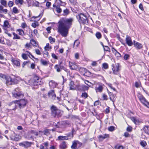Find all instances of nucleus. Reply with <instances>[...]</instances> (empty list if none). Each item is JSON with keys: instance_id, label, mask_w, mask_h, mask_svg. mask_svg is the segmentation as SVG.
I'll list each match as a JSON object with an SVG mask.
<instances>
[{"instance_id": "obj_4", "label": "nucleus", "mask_w": 149, "mask_h": 149, "mask_svg": "<svg viewBox=\"0 0 149 149\" xmlns=\"http://www.w3.org/2000/svg\"><path fill=\"white\" fill-rule=\"evenodd\" d=\"M76 17L80 24H87L88 23L87 18L83 14L80 13L78 14L76 16Z\"/></svg>"}, {"instance_id": "obj_5", "label": "nucleus", "mask_w": 149, "mask_h": 149, "mask_svg": "<svg viewBox=\"0 0 149 149\" xmlns=\"http://www.w3.org/2000/svg\"><path fill=\"white\" fill-rule=\"evenodd\" d=\"M17 102V104L18 105L20 109H22L24 107L27 103V101L25 99L20 100L19 101H15Z\"/></svg>"}, {"instance_id": "obj_41", "label": "nucleus", "mask_w": 149, "mask_h": 149, "mask_svg": "<svg viewBox=\"0 0 149 149\" xmlns=\"http://www.w3.org/2000/svg\"><path fill=\"white\" fill-rule=\"evenodd\" d=\"M1 3L3 6H6L7 5V2L5 0H1Z\"/></svg>"}, {"instance_id": "obj_54", "label": "nucleus", "mask_w": 149, "mask_h": 149, "mask_svg": "<svg viewBox=\"0 0 149 149\" xmlns=\"http://www.w3.org/2000/svg\"><path fill=\"white\" fill-rule=\"evenodd\" d=\"M13 4H14L13 2V1H9L8 2V5L10 7H12L13 6Z\"/></svg>"}, {"instance_id": "obj_32", "label": "nucleus", "mask_w": 149, "mask_h": 149, "mask_svg": "<svg viewBox=\"0 0 149 149\" xmlns=\"http://www.w3.org/2000/svg\"><path fill=\"white\" fill-rule=\"evenodd\" d=\"M40 63L41 64L44 66H47L48 64L47 61L43 59L40 60Z\"/></svg>"}, {"instance_id": "obj_60", "label": "nucleus", "mask_w": 149, "mask_h": 149, "mask_svg": "<svg viewBox=\"0 0 149 149\" xmlns=\"http://www.w3.org/2000/svg\"><path fill=\"white\" fill-rule=\"evenodd\" d=\"M62 1L61 0H56L55 1V3L58 5H61Z\"/></svg>"}, {"instance_id": "obj_64", "label": "nucleus", "mask_w": 149, "mask_h": 149, "mask_svg": "<svg viewBox=\"0 0 149 149\" xmlns=\"http://www.w3.org/2000/svg\"><path fill=\"white\" fill-rule=\"evenodd\" d=\"M132 130V128L130 127H128L127 128V130L129 132H131Z\"/></svg>"}, {"instance_id": "obj_6", "label": "nucleus", "mask_w": 149, "mask_h": 149, "mask_svg": "<svg viewBox=\"0 0 149 149\" xmlns=\"http://www.w3.org/2000/svg\"><path fill=\"white\" fill-rule=\"evenodd\" d=\"M2 77H4V78L6 80V83L7 85H12L14 84L15 79H12L10 77L3 75Z\"/></svg>"}, {"instance_id": "obj_11", "label": "nucleus", "mask_w": 149, "mask_h": 149, "mask_svg": "<svg viewBox=\"0 0 149 149\" xmlns=\"http://www.w3.org/2000/svg\"><path fill=\"white\" fill-rule=\"evenodd\" d=\"M49 97L52 100H54L56 97L54 90H51L48 93Z\"/></svg>"}, {"instance_id": "obj_3", "label": "nucleus", "mask_w": 149, "mask_h": 149, "mask_svg": "<svg viewBox=\"0 0 149 149\" xmlns=\"http://www.w3.org/2000/svg\"><path fill=\"white\" fill-rule=\"evenodd\" d=\"M51 115L54 118L59 117L62 115V111L58 109L56 106L52 105L51 108Z\"/></svg>"}, {"instance_id": "obj_8", "label": "nucleus", "mask_w": 149, "mask_h": 149, "mask_svg": "<svg viewBox=\"0 0 149 149\" xmlns=\"http://www.w3.org/2000/svg\"><path fill=\"white\" fill-rule=\"evenodd\" d=\"M112 69L113 71V74H118V72L119 70V64L117 63L116 64L115 66L114 65H112Z\"/></svg>"}, {"instance_id": "obj_18", "label": "nucleus", "mask_w": 149, "mask_h": 149, "mask_svg": "<svg viewBox=\"0 0 149 149\" xmlns=\"http://www.w3.org/2000/svg\"><path fill=\"white\" fill-rule=\"evenodd\" d=\"M140 101L144 105L149 108V103L147 101L145 98L140 100Z\"/></svg>"}, {"instance_id": "obj_59", "label": "nucleus", "mask_w": 149, "mask_h": 149, "mask_svg": "<svg viewBox=\"0 0 149 149\" xmlns=\"http://www.w3.org/2000/svg\"><path fill=\"white\" fill-rule=\"evenodd\" d=\"M20 139V138H19V136L16 135L15 137L14 140L16 141H18Z\"/></svg>"}, {"instance_id": "obj_43", "label": "nucleus", "mask_w": 149, "mask_h": 149, "mask_svg": "<svg viewBox=\"0 0 149 149\" xmlns=\"http://www.w3.org/2000/svg\"><path fill=\"white\" fill-rule=\"evenodd\" d=\"M64 15H66L69 13V10L68 9H66L63 10Z\"/></svg>"}, {"instance_id": "obj_40", "label": "nucleus", "mask_w": 149, "mask_h": 149, "mask_svg": "<svg viewBox=\"0 0 149 149\" xmlns=\"http://www.w3.org/2000/svg\"><path fill=\"white\" fill-rule=\"evenodd\" d=\"M82 70L84 72H85V74H84V75H85V74H91V72H90L88 70L85 68H82Z\"/></svg>"}, {"instance_id": "obj_57", "label": "nucleus", "mask_w": 149, "mask_h": 149, "mask_svg": "<svg viewBox=\"0 0 149 149\" xmlns=\"http://www.w3.org/2000/svg\"><path fill=\"white\" fill-rule=\"evenodd\" d=\"M66 136L68 137V139L69 137L72 138L73 137V134L72 133H69L67 134V136Z\"/></svg>"}, {"instance_id": "obj_27", "label": "nucleus", "mask_w": 149, "mask_h": 149, "mask_svg": "<svg viewBox=\"0 0 149 149\" xmlns=\"http://www.w3.org/2000/svg\"><path fill=\"white\" fill-rule=\"evenodd\" d=\"M74 83L73 81H71L70 82L69 84L70 86V89L71 90H74L75 87L74 86Z\"/></svg>"}, {"instance_id": "obj_58", "label": "nucleus", "mask_w": 149, "mask_h": 149, "mask_svg": "<svg viewBox=\"0 0 149 149\" xmlns=\"http://www.w3.org/2000/svg\"><path fill=\"white\" fill-rule=\"evenodd\" d=\"M62 62H60L59 63V65L60 66V68H61V69H63L65 68V67L62 65Z\"/></svg>"}, {"instance_id": "obj_14", "label": "nucleus", "mask_w": 149, "mask_h": 149, "mask_svg": "<svg viewBox=\"0 0 149 149\" xmlns=\"http://www.w3.org/2000/svg\"><path fill=\"white\" fill-rule=\"evenodd\" d=\"M13 96L15 97L18 98L19 97H23L24 95L21 92L18 93H13Z\"/></svg>"}, {"instance_id": "obj_21", "label": "nucleus", "mask_w": 149, "mask_h": 149, "mask_svg": "<svg viewBox=\"0 0 149 149\" xmlns=\"http://www.w3.org/2000/svg\"><path fill=\"white\" fill-rule=\"evenodd\" d=\"M10 27L9 23L7 20L4 21L3 25V29H5V28H9Z\"/></svg>"}, {"instance_id": "obj_22", "label": "nucleus", "mask_w": 149, "mask_h": 149, "mask_svg": "<svg viewBox=\"0 0 149 149\" xmlns=\"http://www.w3.org/2000/svg\"><path fill=\"white\" fill-rule=\"evenodd\" d=\"M109 137V135L107 134H105L102 135H100L99 136V139L100 140H102L106 138Z\"/></svg>"}, {"instance_id": "obj_28", "label": "nucleus", "mask_w": 149, "mask_h": 149, "mask_svg": "<svg viewBox=\"0 0 149 149\" xmlns=\"http://www.w3.org/2000/svg\"><path fill=\"white\" fill-rule=\"evenodd\" d=\"M58 138L59 140H68V137L61 136H58Z\"/></svg>"}, {"instance_id": "obj_31", "label": "nucleus", "mask_w": 149, "mask_h": 149, "mask_svg": "<svg viewBox=\"0 0 149 149\" xmlns=\"http://www.w3.org/2000/svg\"><path fill=\"white\" fill-rule=\"evenodd\" d=\"M13 34L14 36L13 38V39H20V37L15 33L13 32Z\"/></svg>"}, {"instance_id": "obj_52", "label": "nucleus", "mask_w": 149, "mask_h": 149, "mask_svg": "<svg viewBox=\"0 0 149 149\" xmlns=\"http://www.w3.org/2000/svg\"><path fill=\"white\" fill-rule=\"evenodd\" d=\"M22 57L25 60H26L28 58L27 55L25 54H22Z\"/></svg>"}, {"instance_id": "obj_46", "label": "nucleus", "mask_w": 149, "mask_h": 149, "mask_svg": "<svg viewBox=\"0 0 149 149\" xmlns=\"http://www.w3.org/2000/svg\"><path fill=\"white\" fill-rule=\"evenodd\" d=\"M81 96L84 98H86L88 97V95L86 93H82Z\"/></svg>"}, {"instance_id": "obj_45", "label": "nucleus", "mask_w": 149, "mask_h": 149, "mask_svg": "<svg viewBox=\"0 0 149 149\" xmlns=\"http://www.w3.org/2000/svg\"><path fill=\"white\" fill-rule=\"evenodd\" d=\"M56 10L57 12L59 13H60L62 11V9L59 7H56Z\"/></svg>"}, {"instance_id": "obj_1", "label": "nucleus", "mask_w": 149, "mask_h": 149, "mask_svg": "<svg viewBox=\"0 0 149 149\" xmlns=\"http://www.w3.org/2000/svg\"><path fill=\"white\" fill-rule=\"evenodd\" d=\"M72 19L70 18L63 19L59 22L58 32L63 37L67 36L68 29L72 25Z\"/></svg>"}, {"instance_id": "obj_30", "label": "nucleus", "mask_w": 149, "mask_h": 149, "mask_svg": "<svg viewBox=\"0 0 149 149\" xmlns=\"http://www.w3.org/2000/svg\"><path fill=\"white\" fill-rule=\"evenodd\" d=\"M17 31L19 32V34L20 35L24 36V31L21 29H18Z\"/></svg>"}, {"instance_id": "obj_15", "label": "nucleus", "mask_w": 149, "mask_h": 149, "mask_svg": "<svg viewBox=\"0 0 149 149\" xmlns=\"http://www.w3.org/2000/svg\"><path fill=\"white\" fill-rule=\"evenodd\" d=\"M67 147V144L65 141H63L60 143L59 148L61 149H65Z\"/></svg>"}, {"instance_id": "obj_53", "label": "nucleus", "mask_w": 149, "mask_h": 149, "mask_svg": "<svg viewBox=\"0 0 149 149\" xmlns=\"http://www.w3.org/2000/svg\"><path fill=\"white\" fill-rule=\"evenodd\" d=\"M103 67L105 69H107L108 68V65L107 63H104L103 64Z\"/></svg>"}, {"instance_id": "obj_25", "label": "nucleus", "mask_w": 149, "mask_h": 149, "mask_svg": "<svg viewBox=\"0 0 149 149\" xmlns=\"http://www.w3.org/2000/svg\"><path fill=\"white\" fill-rule=\"evenodd\" d=\"M79 44L80 42L79 41L78 39L76 40L74 43L73 47L74 48L75 47V48H77L79 46Z\"/></svg>"}, {"instance_id": "obj_51", "label": "nucleus", "mask_w": 149, "mask_h": 149, "mask_svg": "<svg viewBox=\"0 0 149 149\" xmlns=\"http://www.w3.org/2000/svg\"><path fill=\"white\" fill-rule=\"evenodd\" d=\"M116 149H123V147L122 146L117 145L115 146Z\"/></svg>"}, {"instance_id": "obj_34", "label": "nucleus", "mask_w": 149, "mask_h": 149, "mask_svg": "<svg viewBox=\"0 0 149 149\" xmlns=\"http://www.w3.org/2000/svg\"><path fill=\"white\" fill-rule=\"evenodd\" d=\"M30 42L31 43L33 46L37 47L38 45L36 43V41L34 40H31Z\"/></svg>"}, {"instance_id": "obj_33", "label": "nucleus", "mask_w": 149, "mask_h": 149, "mask_svg": "<svg viewBox=\"0 0 149 149\" xmlns=\"http://www.w3.org/2000/svg\"><path fill=\"white\" fill-rule=\"evenodd\" d=\"M54 68L56 70V71L58 72H60L61 71V68L59 65H55L54 66Z\"/></svg>"}, {"instance_id": "obj_37", "label": "nucleus", "mask_w": 149, "mask_h": 149, "mask_svg": "<svg viewBox=\"0 0 149 149\" xmlns=\"http://www.w3.org/2000/svg\"><path fill=\"white\" fill-rule=\"evenodd\" d=\"M82 91L88 90L89 89V87L85 85H82Z\"/></svg>"}, {"instance_id": "obj_9", "label": "nucleus", "mask_w": 149, "mask_h": 149, "mask_svg": "<svg viewBox=\"0 0 149 149\" xmlns=\"http://www.w3.org/2000/svg\"><path fill=\"white\" fill-rule=\"evenodd\" d=\"M69 124V122L67 121H64L61 122H58L56 126L57 128H60L62 127L63 126H65L66 124Z\"/></svg>"}, {"instance_id": "obj_50", "label": "nucleus", "mask_w": 149, "mask_h": 149, "mask_svg": "<svg viewBox=\"0 0 149 149\" xmlns=\"http://www.w3.org/2000/svg\"><path fill=\"white\" fill-rule=\"evenodd\" d=\"M70 2L74 5H76L77 3L76 0H69Z\"/></svg>"}, {"instance_id": "obj_44", "label": "nucleus", "mask_w": 149, "mask_h": 149, "mask_svg": "<svg viewBox=\"0 0 149 149\" xmlns=\"http://www.w3.org/2000/svg\"><path fill=\"white\" fill-rule=\"evenodd\" d=\"M140 144L143 147H145L147 143L145 141H143L140 142Z\"/></svg>"}, {"instance_id": "obj_38", "label": "nucleus", "mask_w": 149, "mask_h": 149, "mask_svg": "<svg viewBox=\"0 0 149 149\" xmlns=\"http://www.w3.org/2000/svg\"><path fill=\"white\" fill-rule=\"evenodd\" d=\"M95 36L98 39L101 38L102 36L101 33L99 32H97L95 34Z\"/></svg>"}, {"instance_id": "obj_23", "label": "nucleus", "mask_w": 149, "mask_h": 149, "mask_svg": "<svg viewBox=\"0 0 149 149\" xmlns=\"http://www.w3.org/2000/svg\"><path fill=\"white\" fill-rule=\"evenodd\" d=\"M71 148L72 149H78V146H77V145L75 141H74L73 142L72 145L71 146Z\"/></svg>"}, {"instance_id": "obj_7", "label": "nucleus", "mask_w": 149, "mask_h": 149, "mask_svg": "<svg viewBox=\"0 0 149 149\" xmlns=\"http://www.w3.org/2000/svg\"><path fill=\"white\" fill-rule=\"evenodd\" d=\"M32 144H33V143L32 142L26 141L19 143V145L21 146L24 147L26 148H28L30 147Z\"/></svg>"}, {"instance_id": "obj_62", "label": "nucleus", "mask_w": 149, "mask_h": 149, "mask_svg": "<svg viewBox=\"0 0 149 149\" xmlns=\"http://www.w3.org/2000/svg\"><path fill=\"white\" fill-rule=\"evenodd\" d=\"M49 130L46 129L44 131V133L45 135H47L49 134Z\"/></svg>"}, {"instance_id": "obj_20", "label": "nucleus", "mask_w": 149, "mask_h": 149, "mask_svg": "<svg viewBox=\"0 0 149 149\" xmlns=\"http://www.w3.org/2000/svg\"><path fill=\"white\" fill-rule=\"evenodd\" d=\"M49 85L51 88H54L56 87V84L54 81H51L49 83Z\"/></svg>"}, {"instance_id": "obj_26", "label": "nucleus", "mask_w": 149, "mask_h": 149, "mask_svg": "<svg viewBox=\"0 0 149 149\" xmlns=\"http://www.w3.org/2000/svg\"><path fill=\"white\" fill-rule=\"evenodd\" d=\"M82 85H78L76 86L74 88V90L79 91H82Z\"/></svg>"}, {"instance_id": "obj_36", "label": "nucleus", "mask_w": 149, "mask_h": 149, "mask_svg": "<svg viewBox=\"0 0 149 149\" xmlns=\"http://www.w3.org/2000/svg\"><path fill=\"white\" fill-rule=\"evenodd\" d=\"M15 3L16 5H18V4H20L21 5H22L23 3V0H15Z\"/></svg>"}, {"instance_id": "obj_42", "label": "nucleus", "mask_w": 149, "mask_h": 149, "mask_svg": "<svg viewBox=\"0 0 149 149\" xmlns=\"http://www.w3.org/2000/svg\"><path fill=\"white\" fill-rule=\"evenodd\" d=\"M13 11L14 13H19V11L16 7H14L13 9Z\"/></svg>"}, {"instance_id": "obj_17", "label": "nucleus", "mask_w": 149, "mask_h": 149, "mask_svg": "<svg viewBox=\"0 0 149 149\" xmlns=\"http://www.w3.org/2000/svg\"><path fill=\"white\" fill-rule=\"evenodd\" d=\"M16 104H17V102L15 101L9 104V106H11V108L13 110H14L16 108L17 106Z\"/></svg>"}, {"instance_id": "obj_56", "label": "nucleus", "mask_w": 149, "mask_h": 149, "mask_svg": "<svg viewBox=\"0 0 149 149\" xmlns=\"http://www.w3.org/2000/svg\"><path fill=\"white\" fill-rule=\"evenodd\" d=\"M102 97L104 100H108V98L107 96L105 94H103L102 96Z\"/></svg>"}, {"instance_id": "obj_2", "label": "nucleus", "mask_w": 149, "mask_h": 149, "mask_svg": "<svg viewBox=\"0 0 149 149\" xmlns=\"http://www.w3.org/2000/svg\"><path fill=\"white\" fill-rule=\"evenodd\" d=\"M42 79L37 76H35L33 79H31L29 81L28 84L31 86H36L42 84Z\"/></svg>"}, {"instance_id": "obj_29", "label": "nucleus", "mask_w": 149, "mask_h": 149, "mask_svg": "<svg viewBox=\"0 0 149 149\" xmlns=\"http://www.w3.org/2000/svg\"><path fill=\"white\" fill-rule=\"evenodd\" d=\"M143 130L146 133L149 134V126H145L144 127Z\"/></svg>"}, {"instance_id": "obj_35", "label": "nucleus", "mask_w": 149, "mask_h": 149, "mask_svg": "<svg viewBox=\"0 0 149 149\" xmlns=\"http://www.w3.org/2000/svg\"><path fill=\"white\" fill-rule=\"evenodd\" d=\"M131 120L136 124L138 123L139 122L138 120L136 119L135 117H131Z\"/></svg>"}, {"instance_id": "obj_55", "label": "nucleus", "mask_w": 149, "mask_h": 149, "mask_svg": "<svg viewBox=\"0 0 149 149\" xmlns=\"http://www.w3.org/2000/svg\"><path fill=\"white\" fill-rule=\"evenodd\" d=\"M138 97L140 101L144 98L142 95L140 94H139Z\"/></svg>"}, {"instance_id": "obj_16", "label": "nucleus", "mask_w": 149, "mask_h": 149, "mask_svg": "<svg viewBox=\"0 0 149 149\" xmlns=\"http://www.w3.org/2000/svg\"><path fill=\"white\" fill-rule=\"evenodd\" d=\"M109 95L110 100L113 102L116 100L115 95L111 92H109Z\"/></svg>"}, {"instance_id": "obj_48", "label": "nucleus", "mask_w": 149, "mask_h": 149, "mask_svg": "<svg viewBox=\"0 0 149 149\" xmlns=\"http://www.w3.org/2000/svg\"><path fill=\"white\" fill-rule=\"evenodd\" d=\"M103 49L105 51L110 52V48L107 46H105V47L103 48Z\"/></svg>"}, {"instance_id": "obj_13", "label": "nucleus", "mask_w": 149, "mask_h": 149, "mask_svg": "<svg viewBox=\"0 0 149 149\" xmlns=\"http://www.w3.org/2000/svg\"><path fill=\"white\" fill-rule=\"evenodd\" d=\"M69 67L72 70H76L77 68V65L75 63L69 62Z\"/></svg>"}, {"instance_id": "obj_39", "label": "nucleus", "mask_w": 149, "mask_h": 149, "mask_svg": "<svg viewBox=\"0 0 149 149\" xmlns=\"http://www.w3.org/2000/svg\"><path fill=\"white\" fill-rule=\"evenodd\" d=\"M49 40L50 41V43L52 44L55 41V39L54 38H53L51 36H50L49 37Z\"/></svg>"}, {"instance_id": "obj_24", "label": "nucleus", "mask_w": 149, "mask_h": 149, "mask_svg": "<svg viewBox=\"0 0 149 149\" xmlns=\"http://www.w3.org/2000/svg\"><path fill=\"white\" fill-rule=\"evenodd\" d=\"M12 61L13 64L17 66H19L20 65L19 62L16 60L12 59Z\"/></svg>"}, {"instance_id": "obj_63", "label": "nucleus", "mask_w": 149, "mask_h": 149, "mask_svg": "<svg viewBox=\"0 0 149 149\" xmlns=\"http://www.w3.org/2000/svg\"><path fill=\"white\" fill-rule=\"evenodd\" d=\"M129 57V55L127 54H125V55L124 58V59L125 60H127Z\"/></svg>"}, {"instance_id": "obj_61", "label": "nucleus", "mask_w": 149, "mask_h": 149, "mask_svg": "<svg viewBox=\"0 0 149 149\" xmlns=\"http://www.w3.org/2000/svg\"><path fill=\"white\" fill-rule=\"evenodd\" d=\"M35 52L38 55H40L41 54V53L38 49H35Z\"/></svg>"}, {"instance_id": "obj_19", "label": "nucleus", "mask_w": 149, "mask_h": 149, "mask_svg": "<svg viewBox=\"0 0 149 149\" xmlns=\"http://www.w3.org/2000/svg\"><path fill=\"white\" fill-rule=\"evenodd\" d=\"M95 90L96 92L101 93L103 89V87L102 85H99L98 87L95 88Z\"/></svg>"}, {"instance_id": "obj_47", "label": "nucleus", "mask_w": 149, "mask_h": 149, "mask_svg": "<svg viewBox=\"0 0 149 149\" xmlns=\"http://www.w3.org/2000/svg\"><path fill=\"white\" fill-rule=\"evenodd\" d=\"M108 130L111 132H112L115 130V127L113 126H111L108 128Z\"/></svg>"}, {"instance_id": "obj_10", "label": "nucleus", "mask_w": 149, "mask_h": 149, "mask_svg": "<svg viewBox=\"0 0 149 149\" xmlns=\"http://www.w3.org/2000/svg\"><path fill=\"white\" fill-rule=\"evenodd\" d=\"M125 41L126 43L129 46H131L133 44L131 37L128 35L126 36Z\"/></svg>"}, {"instance_id": "obj_49", "label": "nucleus", "mask_w": 149, "mask_h": 149, "mask_svg": "<svg viewBox=\"0 0 149 149\" xmlns=\"http://www.w3.org/2000/svg\"><path fill=\"white\" fill-rule=\"evenodd\" d=\"M77 146H78V148H79L82 145V143L78 141H75Z\"/></svg>"}, {"instance_id": "obj_12", "label": "nucleus", "mask_w": 149, "mask_h": 149, "mask_svg": "<svg viewBox=\"0 0 149 149\" xmlns=\"http://www.w3.org/2000/svg\"><path fill=\"white\" fill-rule=\"evenodd\" d=\"M134 47L137 49H140L143 47V45L142 44L135 41H134Z\"/></svg>"}]
</instances>
